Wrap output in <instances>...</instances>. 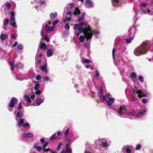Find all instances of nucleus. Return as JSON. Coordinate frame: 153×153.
<instances>
[{
    "instance_id": "f257e3e1",
    "label": "nucleus",
    "mask_w": 153,
    "mask_h": 153,
    "mask_svg": "<svg viewBox=\"0 0 153 153\" xmlns=\"http://www.w3.org/2000/svg\"><path fill=\"white\" fill-rule=\"evenodd\" d=\"M115 111L118 115L122 117H126L127 116H131V117L130 118L132 120L136 118L142 117L145 115L146 112V109L141 110L138 112L137 114H136L134 110L131 109L128 111L124 105H120L117 108L115 109Z\"/></svg>"
},
{
    "instance_id": "f03ea898",
    "label": "nucleus",
    "mask_w": 153,
    "mask_h": 153,
    "mask_svg": "<svg viewBox=\"0 0 153 153\" xmlns=\"http://www.w3.org/2000/svg\"><path fill=\"white\" fill-rule=\"evenodd\" d=\"M73 28L75 30L74 33L77 36L83 32L87 40L91 39L93 35L91 28L87 22H82L79 24H76L74 25Z\"/></svg>"
},
{
    "instance_id": "7ed1b4c3",
    "label": "nucleus",
    "mask_w": 153,
    "mask_h": 153,
    "mask_svg": "<svg viewBox=\"0 0 153 153\" xmlns=\"http://www.w3.org/2000/svg\"><path fill=\"white\" fill-rule=\"evenodd\" d=\"M46 48H38L37 54L35 57L36 65V67H40V69L45 72L47 71V61L45 59L42 60V57L45 53V50Z\"/></svg>"
},
{
    "instance_id": "20e7f679",
    "label": "nucleus",
    "mask_w": 153,
    "mask_h": 153,
    "mask_svg": "<svg viewBox=\"0 0 153 153\" xmlns=\"http://www.w3.org/2000/svg\"><path fill=\"white\" fill-rule=\"evenodd\" d=\"M104 101L107 100L106 103L108 105L112 108V105L114 101V98L111 97V95L109 93H107L106 95H104L103 97Z\"/></svg>"
},
{
    "instance_id": "39448f33",
    "label": "nucleus",
    "mask_w": 153,
    "mask_h": 153,
    "mask_svg": "<svg viewBox=\"0 0 153 153\" xmlns=\"http://www.w3.org/2000/svg\"><path fill=\"white\" fill-rule=\"evenodd\" d=\"M9 63V65L10 66L11 70H13V72H14V73H16V71H18V69L22 68L23 67L21 63H18L14 65V67L13 66L14 63L13 61L10 62Z\"/></svg>"
},
{
    "instance_id": "423d86ee",
    "label": "nucleus",
    "mask_w": 153,
    "mask_h": 153,
    "mask_svg": "<svg viewBox=\"0 0 153 153\" xmlns=\"http://www.w3.org/2000/svg\"><path fill=\"white\" fill-rule=\"evenodd\" d=\"M18 102V100L17 98L15 97H12L10 100L8 106H7L8 110L12 112L15 107V104L17 103Z\"/></svg>"
},
{
    "instance_id": "0eeeda50",
    "label": "nucleus",
    "mask_w": 153,
    "mask_h": 153,
    "mask_svg": "<svg viewBox=\"0 0 153 153\" xmlns=\"http://www.w3.org/2000/svg\"><path fill=\"white\" fill-rule=\"evenodd\" d=\"M23 114L22 113H20L18 112L17 113V117H16V120L18 121L17 126L19 127L22 126V125L24 123V120L21 118L23 116Z\"/></svg>"
},
{
    "instance_id": "6e6552de",
    "label": "nucleus",
    "mask_w": 153,
    "mask_h": 153,
    "mask_svg": "<svg viewBox=\"0 0 153 153\" xmlns=\"http://www.w3.org/2000/svg\"><path fill=\"white\" fill-rule=\"evenodd\" d=\"M146 48H135L134 51V54L137 56H139L146 53Z\"/></svg>"
},
{
    "instance_id": "1a4fd4ad",
    "label": "nucleus",
    "mask_w": 153,
    "mask_h": 153,
    "mask_svg": "<svg viewBox=\"0 0 153 153\" xmlns=\"http://www.w3.org/2000/svg\"><path fill=\"white\" fill-rule=\"evenodd\" d=\"M10 15L11 17L10 22H11V24L13 27L17 28V25L15 22V20L14 17L15 13L13 11L11 12L10 13Z\"/></svg>"
},
{
    "instance_id": "9d476101",
    "label": "nucleus",
    "mask_w": 153,
    "mask_h": 153,
    "mask_svg": "<svg viewBox=\"0 0 153 153\" xmlns=\"http://www.w3.org/2000/svg\"><path fill=\"white\" fill-rule=\"evenodd\" d=\"M136 89L135 90L134 89H133V93L134 94H137V96L139 97H145L146 96V95L143 93V92L139 90L137 91L136 90L137 88L135 87Z\"/></svg>"
},
{
    "instance_id": "9b49d317",
    "label": "nucleus",
    "mask_w": 153,
    "mask_h": 153,
    "mask_svg": "<svg viewBox=\"0 0 153 153\" xmlns=\"http://www.w3.org/2000/svg\"><path fill=\"white\" fill-rule=\"evenodd\" d=\"M55 50L54 48H47L46 51V55L48 57H50L53 56Z\"/></svg>"
},
{
    "instance_id": "f8f14e48",
    "label": "nucleus",
    "mask_w": 153,
    "mask_h": 153,
    "mask_svg": "<svg viewBox=\"0 0 153 153\" xmlns=\"http://www.w3.org/2000/svg\"><path fill=\"white\" fill-rule=\"evenodd\" d=\"M85 5L88 7H93V4L90 0H86L85 1Z\"/></svg>"
},
{
    "instance_id": "ddd939ff",
    "label": "nucleus",
    "mask_w": 153,
    "mask_h": 153,
    "mask_svg": "<svg viewBox=\"0 0 153 153\" xmlns=\"http://www.w3.org/2000/svg\"><path fill=\"white\" fill-rule=\"evenodd\" d=\"M135 30L136 28L135 27H132L130 28L128 30L129 35L130 36L132 34V35H134Z\"/></svg>"
},
{
    "instance_id": "4468645a",
    "label": "nucleus",
    "mask_w": 153,
    "mask_h": 153,
    "mask_svg": "<svg viewBox=\"0 0 153 153\" xmlns=\"http://www.w3.org/2000/svg\"><path fill=\"white\" fill-rule=\"evenodd\" d=\"M54 28L53 27H49L47 24H46L45 26V29L46 32L52 31L54 30Z\"/></svg>"
},
{
    "instance_id": "2eb2a0df",
    "label": "nucleus",
    "mask_w": 153,
    "mask_h": 153,
    "mask_svg": "<svg viewBox=\"0 0 153 153\" xmlns=\"http://www.w3.org/2000/svg\"><path fill=\"white\" fill-rule=\"evenodd\" d=\"M41 97H42V99L39 98L36 101V103L38 105H39L41 104L42 103L44 100V97L43 95H41Z\"/></svg>"
},
{
    "instance_id": "dca6fc26",
    "label": "nucleus",
    "mask_w": 153,
    "mask_h": 153,
    "mask_svg": "<svg viewBox=\"0 0 153 153\" xmlns=\"http://www.w3.org/2000/svg\"><path fill=\"white\" fill-rule=\"evenodd\" d=\"M22 136L23 137L27 138H31L33 137V134L32 133H24Z\"/></svg>"
},
{
    "instance_id": "f3484780",
    "label": "nucleus",
    "mask_w": 153,
    "mask_h": 153,
    "mask_svg": "<svg viewBox=\"0 0 153 153\" xmlns=\"http://www.w3.org/2000/svg\"><path fill=\"white\" fill-rule=\"evenodd\" d=\"M149 42L148 41H144L140 45V47H149Z\"/></svg>"
},
{
    "instance_id": "a211bd4d",
    "label": "nucleus",
    "mask_w": 153,
    "mask_h": 153,
    "mask_svg": "<svg viewBox=\"0 0 153 153\" xmlns=\"http://www.w3.org/2000/svg\"><path fill=\"white\" fill-rule=\"evenodd\" d=\"M22 48H13L12 50H11V53H13V51H16L15 54H16V52L19 53H21L22 52Z\"/></svg>"
},
{
    "instance_id": "6ab92c4d",
    "label": "nucleus",
    "mask_w": 153,
    "mask_h": 153,
    "mask_svg": "<svg viewBox=\"0 0 153 153\" xmlns=\"http://www.w3.org/2000/svg\"><path fill=\"white\" fill-rule=\"evenodd\" d=\"M85 13H82L81 16L79 17L78 18L77 21L78 22H80L82 20H83L85 18Z\"/></svg>"
},
{
    "instance_id": "aec40b11",
    "label": "nucleus",
    "mask_w": 153,
    "mask_h": 153,
    "mask_svg": "<svg viewBox=\"0 0 153 153\" xmlns=\"http://www.w3.org/2000/svg\"><path fill=\"white\" fill-rule=\"evenodd\" d=\"M8 36L4 34H1L0 35V39L1 41H4L6 39H7Z\"/></svg>"
},
{
    "instance_id": "412c9836",
    "label": "nucleus",
    "mask_w": 153,
    "mask_h": 153,
    "mask_svg": "<svg viewBox=\"0 0 153 153\" xmlns=\"http://www.w3.org/2000/svg\"><path fill=\"white\" fill-rule=\"evenodd\" d=\"M81 12L79 9L78 8H76L74 12V14L75 16H77Z\"/></svg>"
},
{
    "instance_id": "4be33fe9",
    "label": "nucleus",
    "mask_w": 153,
    "mask_h": 153,
    "mask_svg": "<svg viewBox=\"0 0 153 153\" xmlns=\"http://www.w3.org/2000/svg\"><path fill=\"white\" fill-rule=\"evenodd\" d=\"M134 36V35H132L130 37V38L126 39L125 40L126 42L128 43H131V40L133 39Z\"/></svg>"
},
{
    "instance_id": "5701e85b",
    "label": "nucleus",
    "mask_w": 153,
    "mask_h": 153,
    "mask_svg": "<svg viewBox=\"0 0 153 153\" xmlns=\"http://www.w3.org/2000/svg\"><path fill=\"white\" fill-rule=\"evenodd\" d=\"M40 85L37 82H35V85L34 87V90L35 91H37L39 88Z\"/></svg>"
},
{
    "instance_id": "b1692460",
    "label": "nucleus",
    "mask_w": 153,
    "mask_h": 153,
    "mask_svg": "<svg viewBox=\"0 0 153 153\" xmlns=\"http://www.w3.org/2000/svg\"><path fill=\"white\" fill-rule=\"evenodd\" d=\"M132 90L133 91V90ZM137 94H134L133 93L131 95V99L133 101H136L137 100V98L136 97V96H135V95Z\"/></svg>"
},
{
    "instance_id": "393cba45",
    "label": "nucleus",
    "mask_w": 153,
    "mask_h": 153,
    "mask_svg": "<svg viewBox=\"0 0 153 153\" xmlns=\"http://www.w3.org/2000/svg\"><path fill=\"white\" fill-rule=\"evenodd\" d=\"M69 128H68L67 129L66 131L65 132H64V134H65L64 139L67 138L68 137V132H69Z\"/></svg>"
},
{
    "instance_id": "a878e982",
    "label": "nucleus",
    "mask_w": 153,
    "mask_h": 153,
    "mask_svg": "<svg viewBox=\"0 0 153 153\" xmlns=\"http://www.w3.org/2000/svg\"><path fill=\"white\" fill-rule=\"evenodd\" d=\"M102 145L104 147L106 148L108 147L109 146V144L107 142H102Z\"/></svg>"
},
{
    "instance_id": "bb28decb",
    "label": "nucleus",
    "mask_w": 153,
    "mask_h": 153,
    "mask_svg": "<svg viewBox=\"0 0 153 153\" xmlns=\"http://www.w3.org/2000/svg\"><path fill=\"white\" fill-rule=\"evenodd\" d=\"M57 16V14L56 13H51L50 14V17L51 19H53L56 17Z\"/></svg>"
},
{
    "instance_id": "cd10ccee",
    "label": "nucleus",
    "mask_w": 153,
    "mask_h": 153,
    "mask_svg": "<svg viewBox=\"0 0 153 153\" xmlns=\"http://www.w3.org/2000/svg\"><path fill=\"white\" fill-rule=\"evenodd\" d=\"M40 48H47L46 44L43 42H41L39 44Z\"/></svg>"
},
{
    "instance_id": "c85d7f7f",
    "label": "nucleus",
    "mask_w": 153,
    "mask_h": 153,
    "mask_svg": "<svg viewBox=\"0 0 153 153\" xmlns=\"http://www.w3.org/2000/svg\"><path fill=\"white\" fill-rule=\"evenodd\" d=\"M42 79L44 81L48 82L50 80V78L48 76H44Z\"/></svg>"
},
{
    "instance_id": "c756f323",
    "label": "nucleus",
    "mask_w": 153,
    "mask_h": 153,
    "mask_svg": "<svg viewBox=\"0 0 153 153\" xmlns=\"http://www.w3.org/2000/svg\"><path fill=\"white\" fill-rule=\"evenodd\" d=\"M62 143L60 141L58 145L56 148V150L57 151H59V150L61 147L62 146Z\"/></svg>"
},
{
    "instance_id": "7c9ffc66",
    "label": "nucleus",
    "mask_w": 153,
    "mask_h": 153,
    "mask_svg": "<svg viewBox=\"0 0 153 153\" xmlns=\"http://www.w3.org/2000/svg\"><path fill=\"white\" fill-rule=\"evenodd\" d=\"M85 39V37L81 35L79 37V41L81 42H83L84 41Z\"/></svg>"
},
{
    "instance_id": "2f4dec72",
    "label": "nucleus",
    "mask_w": 153,
    "mask_h": 153,
    "mask_svg": "<svg viewBox=\"0 0 153 153\" xmlns=\"http://www.w3.org/2000/svg\"><path fill=\"white\" fill-rule=\"evenodd\" d=\"M126 153H132V150L130 148L127 147L126 149Z\"/></svg>"
},
{
    "instance_id": "473e14b6",
    "label": "nucleus",
    "mask_w": 153,
    "mask_h": 153,
    "mask_svg": "<svg viewBox=\"0 0 153 153\" xmlns=\"http://www.w3.org/2000/svg\"><path fill=\"white\" fill-rule=\"evenodd\" d=\"M138 80L141 82H144L143 77L141 75H140L138 77Z\"/></svg>"
},
{
    "instance_id": "72a5a7b5",
    "label": "nucleus",
    "mask_w": 153,
    "mask_h": 153,
    "mask_svg": "<svg viewBox=\"0 0 153 153\" xmlns=\"http://www.w3.org/2000/svg\"><path fill=\"white\" fill-rule=\"evenodd\" d=\"M90 62V60L87 59H84L83 60V63H89Z\"/></svg>"
},
{
    "instance_id": "f704fd0d",
    "label": "nucleus",
    "mask_w": 153,
    "mask_h": 153,
    "mask_svg": "<svg viewBox=\"0 0 153 153\" xmlns=\"http://www.w3.org/2000/svg\"><path fill=\"white\" fill-rule=\"evenodd\" d=\"M49 143V142L47 141L45 142L44 144L42 145L43 149H45L48 146Z\"/></svg>"
},
{
    "instance_id": "c9c22d12",
    "label": "nucleus",
    "mask_w": 153,
    "mask_h": 153,
    "mask_svg": "<svg viewBox=\"0 0 153 153\" xmlns=\"http://www.w3.org/2000/svg\"><path fill=\"white\" fill-rule=\"evenodd\" d=\"M141 147V145L140 144H138L136 147L135 149L136 150H140Z\"/></svg>"
},
{
    "instance_id": "e433bc0d",
    "label": "nucleus",
    "mask_w": 153,
    "mask_h": 153,
    "mask_svg": "<svg viewBox=\"0 0 153 153\" xmlns=\"http://www.w3.org/2000/svg\"><path fill=\"white\" fill-rule=\"evenodd\" d=\"M131 77L135 78L137 77V76L135 73L134 72H133L131 74Z\"/></svg>"
},
{
    "instance_id": "4c0bfd02",
    "label": "nucleus",
    "mask_w": 153,
    "mask_h": 153,
    "mask_svg": "<svg viewBox=\"0 0 153 153\" xmlns=\"http://www.w3.org/2000/svg\"><path fill=\"white\" fill-rule=\"evenodd\" d=\"M5 5L6 6L7 10H8L10 9V5L9 3H6L5 4Z\"/></svg>"
},
{
    "instance_id": "58836bf2",
    "label": "nucleus",
    "mask_w": 153,
    "mask_h": 153,
    "mask_svg": "<svg viewBox=\"0 0 153 153\" xmlns=\"http://www.w3.org/2000/svg\"><path fill=\"white\" fill-rule=\"evenodd\" d=\"M66 152L68 153H72V149L70 148H66Z\"/></svg>"
},
{
    "instance_id": "ea45409f",
    "label": "nucleus",
    "mask_w": 153,
    "mask_h": 153,
    "mask_svg": "<svg viewBox=\"0 0 153 153\" xmlns=\"http://www.w3.org/2000/svg\"><path fill=\"white\" fill-rule=\"evenodd\" d=\"M70 28V26L68 23H66L65 26V28L66 30H68Z\"/></svg>"
},
{
    "instance_id": "a19ab883",
    "label": "nucleus",
    "mask_w": 153,
    "mask_h": 153,
    "mask_svg": "<svg viewBox=\"0 0 153 153\" xmlns=\"http://www.w3.org/2000/svg\"><path fill=\"white\" fill-rule=\"evenodd\" d=\"M23 108V107H22V105H21V102H20L18 105V109L19 110H21Z\"/></svg>"
},
{
    "instance_id": "79ce46f5",
    "label": "nucleus",
    "mask_w": 153,
    "mask_h": 153,
    "mask_svg": "<svg viewBox=\"0 0 153 153\" xmlns=\"http://www.w3.org/2000/svg\"><path fill=\"white\" fill-rule=\"evenodd\" d=\"M9 22V21L8 19L6 18H5L4 19V25H7L8 24Z\"/></svg>"
},
{
    "instance_id": "37998d69",
    "label": "nucleus",
    "mask_w": 153,
    "mask_h": 153,
    "mask_svg": "<svg viewBox=\"0 0 153 153\" xmlns=\"http://www.w3.org/2000/svg\"><path fill=\"white\" fill-rule=\"evenodd\" d=\"M116 51V48H113L112 51V56L113 59L114 60L115 58V56L114 55V53H115Z\"/></svg>"
},
{
    "instance_id": "c03bdc74",
    "label": "nucleus",
    "mask_w": 153,
    "mask_h": 153,
    "mask_svg": "<svg viewBox=\"0 0 153 153\" xmlns=\"http://www.w3.org/2000/svg\"><path fill=\"white\" fill-rule=\"evenodd\" d=\"M100 91L99 93V96L100 97L102 96V88L101 87H100Z\"/></svg>"
},
{
    "instance_id": "a18cd8bd",
    "label": "nucleus",
    "mask_w": 153,
    "mask_h": 153,
    "mask_svg": "<svg viewBox=\"0 0 153 153\" xmlns=\"http://www.w3.org/2000/svg\"><path fill=\"white\" fill-rule=\"evenodd\" d=\"M22 126L24 127H25L27 126H29V124L28 123H23L22 124Z\"/></svg>"
},
{
    "instance_id": "49530a36",
    "label": "nucleus",
    "mask_w": 153,
    "mask_h": 153,
    "mask_svg": "<svg viewBox=\"0 0 153 153\" xmlns=\"http://www.w3.org/2000/svg\"><path fill=\"white\" fill-rule=\"evenodd\" d=\"M100 75L99 71H98L97 69L95 70V76L96 77H98Z\"/></svg>"
},
{
    "instance_id": "de8ad7c7",
    "label": "nucleus",
    "mask_w": 153,
    "mask_h": 153,
    "mask_svg": "<svg viewBox=\"0 0 153 153\" xmlns=\"http://www.w3.org/2000/svg\"><path fill=\"white\" fill-rule=\"evenodd\" d=\"M56 135L55 134H53L51 137L49 139V140L51 141V140H53L54 139L55 136Z\"/></svg>"
},
{
    "instance_id": "09e8293b",
    "label": "nucleus",
    "mask_w": 153,
    "mask_h": 153,
    "mask_svg": "<svg viewBox=\"0 0 153 153\" xmlns=\"http://www.w3.org/2000/svg\"><path fill=\"white\" fill-rule=\"evenodd\" d=\"M150 11V10H148L147 12H146L145 11H142L141 12V14H146V13L148 14L149 13Z\"/></svg>"
},
{
    "instance_id": "8fccbe9b",
    "label": "nucleus",
    "mask_w": 153,
    "mask_h": 153,
    "mask_svg": "<svg viewBox=\"0 0 153 153\" xmlns=\"http://www.w3.org/2000/svg\"><path fill=\"white\" fill-rule=\"evenodd\" d=\"M59 22V21L58 20H55V21L53 22L52 24L53 25H56Z\"/></svg>"
},
{
    "instance_id": "3c124183",
    "label": "nucleus",
    "mask_w": 153,
    "mask_h": 153,
    "mask_svg": "<svg viewBox=\"0 0 153 153\" xmlns=\"http://www.w3.org/2000/svg\"><path fill=\"white\" fill-rule=\"evenodd\" d=\"M42 149V147L41 146H39L37 147L36 149L38 152H39Z\"/></svg>"
},
{
    "instance_id": "603ef678",
    "label": "nucleus",
    "mask_w": 153,
    "mask_h": 153,
    "mask_svg": "<svg viewBox=\"0 0 153 153\" xmlns=\"http://www.w3.org/2000/svg\"><path fill=\"white\" fill-rule=\"evenodd\" d=\"M41 78H42L41 76H40V75H38L36 76V79H37V80H39L41 79Z\"/></svg>"
},
{
    "instance_id": "864d4df0",
    "label": "nucleus",
    "mask_w": 153,
    "mask_h": 153,
    "mask_svg": "<svg viewBox=\"0 0 153 153\" xmlns=\"http://www.w3.org/2000/svg\"><path fill=\"white\" fill-rule=\"evenodd\" d=\"M142 102L144 103H146L148 102V100L146 99H142Z\"/></svg>"
},
{
    "instance_id": "5fc2aeb1",
    "label": "nucleus",
    "mask_w": 153,
    "mask_h": 153,
    "mask_svg": "<svg viewBox=\"0 0 153 153\" xmlns=\"http://www.w3.org/2000/svg\"><path fill=\"white\" fill-rule=\"evenodd\" d=\"M36 91L35 92V93L36 94H37L38 95H40L42 93V92L39 90H38L37 91Z\"/></svg>"
},
{
    "instance_id": "6e6d98bb",
    "label": "nucleus",
    "mask_w": 153,
    "mask_h": 153,
    "mask_svg": "<svg viewBox=\"0 0 153 153\" xmlns=\"http://www.w3.org/2000/svg\"><path fill=\"white\" fill-rule=\"evenodd\" d=\"M146 3L145 2H142L141 4L140 5V6H143L144 7H146Z\"/></svg>"
},
{
    "instance_id": "4d7b16f0",
    "label": "nucleus",
    "mask_w": 153,
    "mask_h": 153,
    "mask_svg": "<svg viewBox=\"0 0 153 153\" xmlns=\"http://www.w3.org/2000/svg\"><path fill=\"white\" fill-rule=\"evenodd\" d=\"M65 139L67 141V143H70L71 142V139H69L68 138H65Z\"/></svg>"
},
{
    "instance_id": "13d9d810",
    "label": "nucleus",
    "mask_w": 153,
    "mask_h": 153,
    "mask_svg": "<svg viewBox=\"0 0 153 153\" xmlns=\"http://www.w3.org/2000/svg\"><path fill=\"white\" fill-rule=\"evenodd\" d=\"M44 149V152H48L49 151L50 152V150H51L50 149H47L45 148V149Z\"/></svg>"
},
{
    "instance_id": "bf43d9fd",
    "label": "nucleus",
    "mask_w": 153,
    "mask_h": 153,
    "mask_svg": "<svg viewBox=\"0 0 153 153\" xmlns=\"http://www.w3.org/2000/svg\"><path fill=\"white\" fill-rule=\"evenodd\" d=\"M94 33L95 35H97L99 33V32L98 30H95L94 31Z\"/></svg>"
},
{
    "instance_id": "052dcab7",
    "label": "nucleus",
    "mask_w": 153,
    "mask_h": 153,
    "mask_svg": "<svg viewBox=\"0 0 153 153\" xmlns=\"http://www.w3.org/2000/svg\"><path fill=\"white\" fill-rule=\"evenodd\" d=\"M26 101L28 102H31V99L29 97V98L26 99Z\"/></svg>"
},
{
    "instance_id": "680f3d73",
    "label": "nucleus",
    "mask_w": 153,
    "mask_h": 153,
    "mask_svg": "<svg viewBox=\"0 0 153 153\" xmlns=\"http://www.w3.org/2000/svg\"><path fill=\"white\" fill-rule=\"evenodd\" d=\"M89 142H87L86 143V145L87 146L86 148H88L90 146H89Z\"/></svg>"
},
{
    "instance_id": "e2e57ef3",
    "label": "nucleus",
    "mask_w": 153,
    "mask_h": 153,
    "mask_svg": "<svg viewBox=\"0 0 153 153\" xmlns=\"http://www.w3.org/2000/svg\"><path fill=\"white\" fill-rule=\"evenodd\" d=\"M40 141L42 143H43L45 142V140L43 138H41L40 139Z\"/></svg>"
},
{
    "instance_id": "0e129e2a",
    "label": "nucleus",
    "mask_w": 153,
    "mask_h": 153,
    "mask_svg": "<svg viewBox=\"0 0 153 153\" xmlns=\"http://www.w3.org/2000/svg\"><path fill=\"white\" fill-rule=\"evenodd\" d=\"M70 145V143H67L66 145V146H65L66 148H69Z\"/></svg>"
},
{
    "instance_id": "69168bd1",
    "label": "nucleus",
    "mask_w": 153,
    "mask_h": 153,
    "mask_svg": "<svg viewBox=\"0 0 153 153\" xmlns=\"http://www.w3.org/2000/svg\"><path fill=\"white\" fill-rule=\"evenodd\" d=\"M22 45L21 44H19L17 46V48H22Z\"/></svg>"
},
{
    "instance_id": "338daca9",
    "label": "nucleus",
    "mask_w": 153,
    "mask_h": 153,
    "mask_svg": "<svg viewBox=\"0 0 153 153\" xmlns=\"http://www.w3.org/2000/svg\"><path fill=\"white\" fill-rule=\"evenodd\" d=\"M29 97V95H27V94H25L24 96V97L25 99H27Z\"/></svg>"
},
{
    "instance_id": "774afa93",
    "label": "nucleus",
    "mask_w": 153,
    "mask_h": 153,
    "mask_svg": "<svg viewBox=\"0 0 153 153\" xmlns=\"http://www.w3.org/2000/svg\"><path fill=\"white\" fill-rule=\"evenodd\" d=\"M50 153H57V152L56 151H53L52 150H50Z\"/></svg>"
}]
</instances>
